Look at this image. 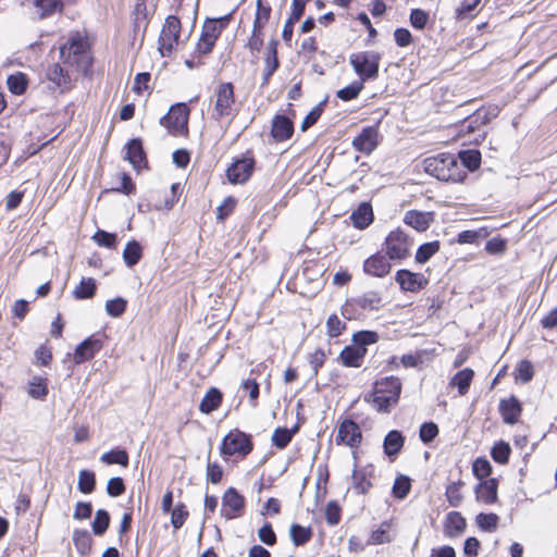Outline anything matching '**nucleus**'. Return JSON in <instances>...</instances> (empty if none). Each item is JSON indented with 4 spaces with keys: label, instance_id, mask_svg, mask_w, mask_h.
Segmentation results:
<instances>
[{
    "label": "nucleus",
    "instance_id": "0eeeda50",
    "mask_svg": "<svg viewBox=\"0 0 557 557\" xmlns=\"http://www.w3.org/2000/svg\"><path fill=\"white\" fill-rule=\"evenodd\" d=\"M411 244L408 235L397 228L385 238V252L389 260H404L409 256Z\"/></svg>",
    "mask_w": 557,
    "mask_h": 557
},
{
    "label": "nucleus",
    "instance_id": "4468645a",
    "mask_svg": "<svg viewBox=\"0 0 557 557\" xmlns=\"http://www.w3.org/2000/svg\"><path fill=\"white\" fill-rule=\"evenodd\" d=\"M377 128L375 126L364 127L352 140V147L362 153L370 154L379 145Z\"/></svg>",
    "mask_w": 557,
    "mask_h": 557
},
{
    "label": "nucleus",
    "instance_id": "ddd939ff",
    "mask_svg": "<svg viewBox=\"0 0 557 557\" xmlns=\"http://www.w3.org/2000/svg\"><path fill=\"white\" fill-rule=\"evenodd\" d=\"M395 281L405 292L417 293L424 288L428 280L421 273H413L409 270L401 269L396 272Z\"/></svg>",
    "mask_w": 557,
    "mask_h": 557
},
{
    "label": "nucleus",
    "instance_id": "7c9ffc66",
    "mask_svg": "<svg viewBox=\"0 0 557 557\" xmlns=\"http://www.w3.org/2000/svg\"><path fill=\"white\" fill-rule=\"evenodd\" d=\"M474 372L470 368H466L457 372L450 380V385L456 386L460 395H466L469 391Z\"/></svg>",
    "mask_w": 557,
    "mask_h": 557
},
{
    "label": "nucleus",
    "instance_id": "bf43d9fd",
    "mask_svg": "<svg viewBox=\"0 0 557 557\" xmlns=\"http://www.w3.org/2000/svg\"><path fill=\"white\" fill-rule=\"evenodd\" d=\"M438 434V426L434 422H424L420 426L419 436L424 444L431 443Z\"/></svg>",
    "mask_w": 557,
    "mask_h": 557
},
{
    "label": "nucleus",
    "instance_id": "6e6552de",
    "mask_svg": "<svg viewBox=\"0 0 557 557\" xmlns=\"http://www.w3.org/2000/svg\"><path fill=\"white\" fill-rule=\"evenodd\" d=\"M189 110L185 103L172 106L169 112L160 120V124L172 134H181L187 129Z\"/></svg>",
    "mask_w": 557,
    "mask_h": 557
},
{
    "label": "nucleus",
    "instance_id": "412c9836",
    "mask_svg": "<svg viewBox=\"0 0 557 557\" xmlns=\"http://www.w3.org/2000/svg\"><path fill=\"white\" fill-rule=\"evenodd\" d=\"M373 470V466L369 465L352 471V487L358 494H366L372 486L370 478L372 476Z\"/></svg>",
    "mask_w": 557,
    "mask_h": 557
},
{
    "label": "nucleus",
    "instance_id": "37998d69",
    "mask_svg": "<svg viewBox=\"0 0 557 557\" xmlns=\"http://www.w3.org/2000/svg\"><path fill=\"white\" fill-rule=\"evenodd\" d=\"M110 524V515L104 509H99L96 511L95 519L91 523V529L95 535H102L109 528Z\"/></svg>",
    "mask_w": 557,
    "mask_h": 557
},
{
    "label": "nucleus",
    "instance_id": "473e14b6",
    "mask_svg": "<svg viewBox=\"0 0 557 557\" xmlns=\"http://www.w3.org/2000/svg\"><path fill=\"white\" fill-rule=\"evenodd\" d=\"M7 86L13 95L21 96L27 90L28 77L22 72H16L8 76Z\"/></svg>",
    "mask_w": 557,
    "mask_h": 557
},
{
    "label": "nucleus",
    "instance_id": "de8ad7c7",
    "mask_svg": "<svg viewBox=\"0 0 557 557\" xmlns=\"http://www.w3.org/2000/svg\"><path fill=\"white\" fill-rule=\"evenodd\" d=\"M73 542L81 555H85L90 549L91 537L87 530H75Z\"/></svg>",
    "mask_w": 557,
    "mask_h": 557
},
{
    "label": "nucleus",
    "instance_id": "393cba45",
    "mask_svg": "<svg viewBox=\"0 0 557 557\" xmlns=\"http://www.w3.org/2000/svg\"><path fill=\"white\" fill-rule=\"evenodd\" d=\"M375 391L389 396L392 400H398L401 392L400 380L396 376H387L375 383Z\"/></svg>",
    "mask_w": 557,
    "mask_h": 557
},
{
    "label": "nucleus",
    "instance_id": "bb28decb",
    "mask_svg": "<svg viewBox=\"0 0 557 557\" xmlns=\"http://www.w3.org/2000/svg\"><path fill=\"white\" fill-rule=\"evenodd\" d=\"M466 529V519L458 511H451L447 515L445 521V534L449 537L460 535Z\"/></svg>",
    "mask_w": 557,
    "mask_h": 557
},
{
    "label": "nucleus",
    "instance_id": "680f3d73",
    "mask_svg": "<svg viewBox=\"0 0 557 557\" xmlns=\"http://www.w3.org/2000/svg\"><path fill=\"white\" fill-rule=\"evenodd\" d=\"M125 492V484L122 478H111L107 483V493L111 497L121 496Z\"/></svg>",
    "mask_w": 557,
    "mask_h": 557
},
{
    "label": "nucleus",
    "instance_id": "8fccbe9b",
    "mask_svg": "<svg viewBox=\"0 0 557 557\" xmlns=\"http://www.w3.org/2000/svg\"><path fill=\"white\" fill-rule=\"evenodd\" d=\"M127 301L122 297L108 300L106 302V312L113 318L121 317L126 310Z\"/></svg>",
    "mask_w": 557,
    "mask_h": 557
},
{
    "label": "nucleus",
    "instance_id": "b1692460",
    "mask_svg": "<svg viewBox=\"0 0 557 557\" xmlns=\"http://www.w3.org/2000/svg\"><path fill=\"white\" fill-rule=\"evenodd\" d=\"M431 221L432 214L430 212H421L417 210H409L404 216V222L418 232L426 231Z\"/></svg>",
    "mask_w": 557,
    "mask_h": 557
},
{
    "label": "nucleus",
    "instance_id": "58836bf2",
    "mask_svg": "<svg viewBox=\"0 0 557 557\" xmlns=\"http://www.w3.org/2000/svg\"><path fill=\"white\" fill-rule=\"evenodd\" d=\"M100 460L107 465H121L123 467L128 466V454L125 449H112L108 453L102 454Z\"/></svg>",
    "mask_w": 557,
    "mask_h": 557
},
{
    "label": "nucleus",
    "instance_id": "20e7f679",
    "mask_svg": "<svg viewBox=\"0 0 557 557\" xmlns=\"http://www.w3.org/2000/svg\"><path fill=\"white\" fill-rule=\"evenodd\" d=\"M214 98V108L212 112V119L215 121H221L223 119H228L231 122L236 113V101L234 94V86L232 83H221L213 95Z\"/></svg>",
    "mask_w": 557,
    "mask_h": 557
},
{
    "label": "nucleus",
    "instance_id": "f3484780",
    "mask_svg": "<svg viewBox=\"0 0 557 557\" xmlns=\"http://www.w3.org/2000/svg\"><path fill=\"white\" fill-rule=\"evenodd\" d=\"M125 159L133 165L137 171L147 168V158L143 148V143L139 138L131 139L126 145Z\"/></svg>",
    "mask_w": 557,
    "mask_h": 557
},
{
    "label": "nucleus",
    "instance_id": "f03ea898",
    "mask_svg": "<svg viewBox=\"0 0 557 557\" xmlns=\"http://www.w3.org/2000/svg\"><path fill=\"white\" fill-rule=\"evenodd\" d=\"M60 58L63 63L76 66L83 73H86L91 66V57L87 44L78 36L71 37L60 48Z\"/></svg>",
    "mask_w": 557,
    "mask_h": 557
},
{
    "label": "nucleus",
    "instance_id": "79ce46f5",
    "mask_svg": "<svg viewBox=\"0 0 557 557\" xmlns=\"http://www.w3.org/2000/svg\"><path fill=\"white\" fill-rule=\"evenodd\" d=\"M363 84L364 83H362L360 81H355L351 84H349L348 86L337 90L336 96H337V98H339L343 101L354 100V99L358 98L360 92L363 90V88H364Z\"/></svg>",
    "mask_w": 557,
    "mask_h": 557
},
{
    "label": "nucleus",
    "instance_id": "423d86ee",
    "mask_svg": "<svg viewBox=\"0 0 557 557\" xmlns=\"http://www.w3.org/2000/svg\"><path fill=\"white\" fill-rule=\"evenodd\" d=\"M181 21L177 16L170 15L165 18L159 36V51L162 57H168L178 44Z\"/></svg>",
    "mask_w": 557,
    "mask_h": 557
},
{
    "label": "nucleus",
    "instance_id": "c03bdc74",
    "mask_svg": "<svg viewBox=\"0 0 557 557\" xmlns=\"http://www.w3.org/2000/svg\"><path fill=\"white\" fill-rule=\"evenodd\" d=\"M327 102V97L324 98L322 101H320L314 108L311 109V111L305 116L300 129L302 132H306L308 128H310L312 125L317 123V121L320 119L324 107Z\"/></svg>",
    "mask_w": 557,
    "mask_h": 557
},
{
    "label": "nucleus",
    "instance_id": "cd10ccee",
    "mask_svg": "<svg viewBox=\"0 0 557 557\" xmlns=\"http://www.w3.org/2000/svg\"><path fill=\"white\" fill-rule=\"evenodd\" d=\"M47 78L61 91L70 87L71 78L60 64H53L48 69Z\"/></svg>",
    "mask_w": 557,
    "mask_h": 557
},
{
    "label": "nucleus",
    "instance_id": "ea45409f",
    "mask_svg": "<svg viewBox=\"0 0 557 557\" xmlns=\"http://www.w3.org/2000/svg\"><path fill=\"white\" fill-rule=\"evenodd\" d=\"M48 394L46 379L33 376L28 384V395L35 399H44Z\"/></svg>",
    "mask_w": 557,
    "mask_h": 557
},
{
    "label": "nucleus",
    "instance_id": "4be33fe9",
    "mask_svg": "<svg viewBox=\"0 0 557 557\" xmlns=\"http://www.w3.org/2000/svg\"><path fill=\"white\" fill-rule=\"evenodd\" d=\"M405 444V437L398 430H392L389 431L383 441V449L385 455L393 459L395 458L400 450L403 449Z\"/></svg>",
    "mask_w": 557,
    "mask_h": 557
},
{
    "label": "nucleus",
    "instance_id": "4d7b16f0",
    "mask_svg": "<svg viewBox=\"0 0 557 557\" xmlns=\"http://www.w3.org/2000/svg\"><path fill=\"white\" fill-rule=\"evenodd\" d=\"M472 472L474 476L482 480L487 478L492 472V465L485 458H476L472 465Z\"/></svg>",
    "mask_w": 557,
    "mask_h": 557
},
{
    "label": "nucleus",
    "instance_id": "f704fd0d",
    "mask_svg": "<svg viewBox=\"0 0 557 557\" xmlns=\"http://www.w3.org/2000/svg\"><path fill=\"white\" fill-rule=\"evenodd\" d=\"M132 15L135 32H138L140 27L146 28L148 24L147 0H135V7Z\"/></svg>",
    "mask_w": 557,
    "mask_h": 557
},
{
    "label": "nucleus",
    "instance_id": "5701e85b",
    "mask_svg": "<svg viewBox=\"0 0 557 557\" xmlns=\"http://www.w3.org/2000/svg\"><path fill=\"white\" fill-rule=\"evenodd\" d=\"M498 481L494 478L482 481L475 487V496L478 500L485 504H494L497 502Z\"/></svg>",
    "mask_w": 557,
    "mask_h": 557
},
{
    "label": "nucleus",
    "instance_id": "c9c22d12",
    "mask_svg": "<svg viewBox=\"0 0 557 557\" xmlns=\"http://www.w3.org/2000/svg\"><path fill=\"white\" fill-rule=\"evenodd\" d=\"M461 164L473 172L480 168L481 152L476 149L462 150L458 153Z\"/></svg>",
    "mask_w": 557,
    "mask_h": 557
},
{
    "label": "nucleus",
    "instance_id": "f257e3e1",
    "mask_svg": "<svg viewBox=\"0 0 557 557\" xmlns=\"http://www.w3.org/2000/svg\"><path fill=\"white\" fill-rule=\"evenodd\" d=\"M424 171L443 182L458 183L467 176L457 158L451 153H438L423 161Z\"/></svg>",
    "mask_w": 557,
    "mask_h": 557
},
{
    "label": "nucleus",
    "instance_id": "39448f33",
    "mask_svg": "<svg viewBox=\"0 0 557 557\" xmlns=\"http://www.w3.org/2000/svg\"><path fill=\"white\" fill-rule=\"evenodd\" d=\"M252 447L253 444L250 435L235 429L224 436L220 447V454L225 460L234 455L245 457L252 450Z\"/></svg>",
    "mask_w": 557,
    "mask_h": 557
},
{
    "label": "nucleus",
    "instance_id": "2eb2a0df",
    "mask_svg": "<svg viewBox=\"0 0 557 557\" xmlns=\"http://www.w3.org/2000/svg\"><path fill=\"white\" fill-rule=\"evenodd\" d=\"M388 260L389 259H386V257L381 252H376L364 260L363 271L366 274L374 277H384L392 270V265Z\"/></svg>",
    "mask_w": 557,
    "mask_h": 557
},
{
    "label": "nucleus",
    "instance_id": "a211bd4d",
    "mask_svg": "<svg viewBox=\"0 0 557 557\" xmlns=\"http://www.w3.org/2000/svg\"><path fill=\"white\" fill-rule=\"evenodd\" d=\"M521 411V404L515 396H511L507 399H502L499 403V412L506 424H516L519 420Z\"/></svg>",
    "mask_w": 557,
    "mask_h": 557
},
{
    "label": "nucleus",
    "instance_id": "603ef678",
    "mask_svg": "<svg viewBox=\"0 0 557 557\" xmlns=\"http://www.w3.org/2000/svg\"><path fill=\"white\" fill-rule=\"evenodd\" d=\"M379 341V334L374 331H359L352 335V342L358 347L375 344Z\"/></svg>",
    "mask_w": 557,
    "mask_h": 557
},
{
    "label": "nucleus",
    "instance_id": "6e6d98bb",
    "mask_svg": "<svg viewBox=\"0 0 557 557\" xmlns=\"http://www.w3.org/2000/svg\"><path fill=\"white\" fill-rule=\"evenodd\" d=\"M476 523L482 530L493 532L497 528L498 516L496 513H479Z\"/></svg>",
    "mask_w": 557,
    "mask_h": 557
},
{
    "label": "nucleus",
    "instance_id": "e433bc0d",
    "mask_svg": "<svg viewBox=\"0 0 557 557\" xmlns=\"http://www.w3.org/2000/svg\"><path fill=\"white\" fill-rule=\"evenodd\" d=\"M298 426H294L293 429L286 428H277L273 432L272 443L275 447L283 449L285 448L292 441L294 434L297 432Z\"/></svg>",
    "mask_w": 557,
    "mask_h": 557
},
{
    "label": "nucleus",
    "instance_id": "2f4dec72",
    "mask_svg": "<svg viewBox=\"0 0 557 557\" xmlns=\"http://www.w3.org/2000/svg\"><path fill=\"white\" fill-rule=\"evenodd\" d=\"M143 257V248L140 244L133 239L129 240L123 250V260L129 268L136 265Z\"/></svg>",
    "mask_w": 557,
    "mask_h": 557
},
{
    "label": "nucleus",
    "instance_id": "dca6fc26",
    "mask_svg": "<svg viewBox=\"0 0 557 557\" xmlns=\"http://www.w3.org/2000/svg\"><path fill=\"white\" fill-rule=\"evenodd\" d=\"M101 348L102 342L95 336H89L76 346L73 360L76 364H81L92 359Z\"/></svg>",
    "mask_w": 557,
    "mask_h": 557
},
{
    "label": "nucleus",
    "instance_id": "052dcab7",
    "mask_svg": "<svg viewBox=\"0 0 557 557\" xmlns=\"http://www.w3.org/2000/svg\"><path fill=\"white\" fill-rule=\"evenodd\" d=\"M223 476V468L218 462L208 461L207 463V481L212 484H219Z\"/></svg>",
    "mask_w": 557,
    "mask_h": 557
},
{
    "label": "nucleus",
    "instance_id": "9d476101",
    "mask_svg": "<svg viewBox=\"0 0 557 557\" xmlns=\"http://www.w3.org/2000/svg\"><path fill=\"white\" fill-rule=\"evenodd\" d=\"M362 441V432L358 423L351 419L343 420L337 428L335 443L352 449L358 448Z\"/></svg>",
    "mask_w": 557,
    "mask_h": 557
},
{
    "label": "nucleus",
    "instance_id": "a878e982",
    "mask_svg": "<svg viewBox=\"0 0 557 557\" xmlns=\"http://www.w3.org/2000/svg\"><path fill=\"white\" fill-rule=\"evenodd\" d=\"M350 219L355 227L363 230L368 227L373 221L372 207L368 202H362L356 210L352 211Z\"/></svg>",
    "mask_w": 557,
    "mask_h": 557
},
{
    "label": "nucleus",
    "instance_id": "864d4df0",
    "mask_svg": "<svg viewBox=\"0 0 557 557\" xmlns=\"http://www.w3.org/2000/svg\"><path fill=\"white\" fill-rule=\"evenodd\" d=\"M462 482H453L446 487V497L450 506L458 507L461 504L462 495H461V487Z\"/></svg>",
    "mask_w": 557,
    "mask_h": 557
},
{
    "label": "nucleus",
    "instance_id": "c756f323",
    "mask_svg": "<svg viewBox=\"0 0 557 557\" xmlns=\"http://www.w3.org/2000/svg\"><path fill=\"white\" fill-rule=\"evenodd\" d=\"M222 399L223 396L220 389L211 387L202 398L199 410L203 413H211L220 407Z\"/></svg>",
    "mask_w": 557,
    "mask_h": 557
},
{
    "label": "nucleus",
    "instance_id": "69168bd1",
    "mask_svg": "<svg viewBox=\"0 0 557 557\" xmlns=\"http://www.w3.org/2000/svg\"><path fill=\"white\" fill-rule=\"evenodd\" d=\"M325 519L329 524L335 525L341 520V508L336 502H330L325 508Z\"/></svg>",
    "mask_w": 557,
    "mask_h": 557
},
{
    "label": "nucleus",
    "instance_id": "c85d7f7f",
    "mask_svg": "<svg viewBox=\"0 0 557 557\" xmlns=\"http://www.w3.org/2000/svg\"><path fill=\"white\" fill-rule=\"evenodd\" d=\"M354 302L363 310H380L383 307L382 296L379 292L370 290L354 299Z\"/></svg>",
    "mask_w": 557,
    "mask_h": 557
},
{
    "label": "nucleus",
    "instance_id": "5fc2aeb1",
    "mask_svg": "<svg viewBox=\"0 0 557 557\" xmlns=\"http://www.w3.org/2000/svg\"><path fill=\"white\" fill-rule=\"evenodd\" d=\"M398 400H392L389 399V396L385 394H380L377 391H374L372 395V406L379 411V412H388L391 406L395 405Z\"/></svg>",
    "mask_w": 557,
    "mask_h": 557
},
{
    "label": "nucleus",
    "instance_id": "a18cd8bd",
    "mask_svg": "<svg viewBox=\"0 0 557 557\" xmlns=\"http://www.w3.org/2000/svg\"><path fill=\"white\" fill-rule=\"evenodd\" d=\"M96 486L95 473L90 470H81L78 474V490L84 494H90Z\"/></svg>",
    "mask_w": 557,
    "mask_h": 557
},
{
    "label": "nucleus",
    "instance_id": "f8f14e48",
    "mask_svg": "<svg viewBox=\"0 0 557 557\" xmlns=\"http://www.w3.org/2000/svg\"><path fill=\"white\" fill-rule=\"evenodd\" d=\"M253 168L255 160L252 158L238 159L228 166L226 171L227 178L233 184H243L249 180Z\"/></svg>",
    "mask_w": 557,
    "mask_h": 557
},
{
    "label": "nucleus",
    "instance_id": "9b49d317",
    "mask_svg": "<svg viewBox=\"0 0 557 557\" xmlns=\"http://www.w3.org/2000/svg\"><path fill=\"white\" fill-rule=\"evenodd\" d=\"M245 499L234 487H228L222 497L221 515L227 520L240 517L244 510Z\"/></svg>",
    "mask_w": 557,
    "mask_h": 557
},
{
    "label": "nucleus",
    "instance_id": "338daca9",
    "mask_svg": "<svg viewBox=\"0 0 557 557\" xmlns=\"http://www.w3.org/2000/svg\"><path fill=\"white\" fill-rule=\"evenodd\" d=\"M326 327L327 334L331 337H336L345 329V324L339 320V318L336 314H332L329 317L326 321Z\"/></svg>",
    "mask_w": 557,
    "mask_h": 557
},
{
    "label": "nucleus",
    "instance_id": "774afa93",
    "mask_svg": "<svg viewBox=\"0 0 557 557\" xmlns=\"http://www.w3.org/2000/svg\"><path fill=\"white\" fill-rule=\"evenodd\" d=\"M518 377L523 382L527 383L532 380L533 377V366L528 360H522L519 362L517 367Z\"/></svg>",
    "mask_w": 557,
    "mask_h": 557
},
{
    "label": "nucleus",
    "instance_id": "49530a36",
    "mask_svg": "<svg viewBox=\"0 0 557 557\" xmlns=\"http://www.w3.org/2000/svg\"><path fill=\"white\" fill-rule=\"evenodd\" d=\"M510 453L511 449L509 444L500 441L493 446L491 456L495 462L505 465L509 460Z\"/></svg>",
    "mask_w": 557,
    "mask_h": 557
},
{
    "label": "nucleus",
    "instance_id": "a19ab883",
    "mask_svg": "<svg viewBox=\"0 0 557 557\" xmlns=\"http://www.w3.org/2000/svg\"><path fill=\"white\" fill-rule=\"evenodd\" d=\"M290 539L296 546H301L308 543L312 536L310 528H305L300 524H293L289 530Z\"/></svg>",
    "mask_w": 557,
    "mask_h": 557
},
{
    "label": "nucleus",
    "instance_id": "e2e57ef3",
    "mask_svg": "<svg viewBox=\"0 0 557 557\" xmlns=\"http://www.w3.org/2000/svg\"><path fill=\"white\" fill-rule=\"evenodd\" d=\"M410 24L417 29H423L429 20V14L421 9H413L410 12Z\"/></svg>",
    "mask_w": 557,
    "mask_h": 557
},
{
    "label": "nucleus",
    "instance_id": "72a5a7b5",
    "mask_svg": "<svg viewBox=\"0 0 557 557\" xmlns=\"http://www.w3.org/2000/svg\"><path fill=\"white\" fill-rule=\"evenodd\" d=\"M97 290L96 281L92 277L82 278L81 283L73 290V297L77 300L90 299Z\"/></svg>",
    "mask_w": 557,
    "mask_h": 557
},
{
    "label": "nucleus",
    "instance_id": "3c124183",
    "mask_svg": "<svg viewBox=\"0 0 557 557\" xmlns=\"http://www.w3.org/2000/svg\"><path fill=\"white\" fill-rule=\"evenodd\" d=\"M171 523L175 530L182 528L188 518V510L184 504H177L171 511Z\"/></svg>",
    "mask_w": 557,
    "mask_h": 557
},
{
    "label": "nucleus",
    "instance_id": "0e129e2a",
    "mask_svg": "<svg viewBox=\"0 0 557 557\" xmlns=\"http://www.w3.org/2000/svg\"><path fill=\"white\" fill-rule=\"evenodd\" d=\"M259 540L265 545L272 546L276 543V534L270 523H265L258 531Z\"/></svg>",
    "mask_w": 557,
    "mask_h": 557
},
{
    "label": "nucleus",
    "instance_id": "4c0bfd02",
    "mask_svg": "<svg viewBox=\"0 0 557 557\" xmlns=\"http://www.w3.org/2000/svg\"><path fill=\"white\" fill-rule=\"evenodd\" d=\"M441 248V244L438 240L422 244L417 252H416V261L418 263H425L428 262Z\"/></svg>",
    "mask_w": 557,
    "mask_h": 557
},
{
    "label": "nucleus",
    "instance_id": "6ab92c4d",
    "mask_svg": "<svg viewBox=\"0 0 557 557\" xmlns=\"http://www.w3.org/2000/svg\"><path fill=\"white\" fill-rule=\"evenodd\" d=\"M294 124L285 115H276L272 122L271 134L276 141H284L292 137Z\"/></svg>",
    "mask_w": 557,
    "mask_h": 557
},
{
    "label": "nucleus",
    "instance_id": "aec40b11",
    "mask_svg": "<svg viewBox=\"0 0 557 557\" xmlns=\"http://www.w3.org/2000/svg\"><path fill=\"white\" fill-rule=\"evenodd\" d=\"M367 355V347L346 346L339 354V359L345 367L359 368Z\"/></svg>",
    "mask_w": 557,
    "mask_h": 557
},
{
    "label": "nucleus",
    "instance_id": "09e8293b",
    "mask_svg": "<svg viewBox=\"0 0 557 557\" xmlns=\"http://www.w3.org/2000/svg\"><path fill=\"white\" fill-rule=\"evenodd\" d=\"M411 483L410 479L406 475H399L396 478L393 485V495L395 498L404 499L410 492Z\"/></svg>",
    "mask_w": 557,
    "mask_h": 557
},
{
    "label": "nucleus",
    "instance_id": "13d9d810",
    "mask_svg": "<svg viewBox=\"0 0 557 557\" xmlns=\"http://www.w3.org/2000/svg\"><path fill=\"white\" fill-rule=\"evenodd\" d=\"M94 240L101 247L114 249L116 247V235L99 230L94 235Z\"/></svg>",
    "mask_w": 557,
    "mask_h": 557
},
{
    "label": "nucleus",
    "instance_id": "7ed1b4c3",
    "mask_svg": "<svg viewBox=\"0 0 557 557\" xmlns=\"http://www.w3.org/2000/svg\"><path fill=\"white\" fill-rule=\"evenodd\" d=\"M381 54L373 50L354 52L349 55V64L359 81H374L379 77Z\"/></svg>",
    "mask_w": 557,
    "mask_h": 557
},
{
    "label": "nucleus",
    "instance_id": "1a4fd4ad",
    "mask_svg": "<svg viewBox=\"0 0 557 557\" xmlns=\"http://www.w3.org/2000/svg\"><path fill=\"white\" fill-rule=\"evenodd\" d=\"M491 115L486 110H476L465 119L460 132L468 135H474L473 140L479 143L484 139L486 132L484 127L490 123Z\"/></svg>",
    "mask_w": 557,
    "mask_h": 557
}]
</instances>
